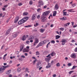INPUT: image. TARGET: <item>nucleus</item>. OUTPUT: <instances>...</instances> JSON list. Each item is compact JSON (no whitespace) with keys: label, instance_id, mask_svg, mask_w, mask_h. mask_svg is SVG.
I'll use <instances>...</instances> for the list:
<instances>
[{"label":"nucleus","instance_id":"nucleus-62","mask_svg":"<svg viewBox=\"0 0 77 77\" xmlns=\"http://www.w3.org/2000/svg\"><path fill=\"white\" fill-rule=\"evenodd\" d=\"M9 21V19H8L7 21H6V23H8Z\"/></svg>","mask_w":77,"mask_h":77},{"label":"nucleus","instance_id":"nucleus-51","mask_svg":"<svg viewBox=\"0 0 77 77\" xmlns=\"http://www.w3.org/2000/svg\"><path fill=\"white\" fill-rule=\"evenodd\" d=\"M41 11V8H38L37 10V12H39V11Z\"/></svg>","mask_w":77,"mask_h":77},{"label":"nucleus","instance_id":"nucleus-2","mask_svg":"<svg viewBox=\"0 0 77 77\" xmlns=\"http://www.w3.org/2000/svg\"><path fill=\"white\" fill-rule=\"evenodd\" d=\"M35 41L33 45H34V46H35V45H36L39 42V40L38 38H35Z\"/></svg>","mask_w":77,"mask_h":77},{"label":"nucleus","instance_id":"nucleus-40","mask_svg":"<svg viewBox=\"0 0 77 77\" xmlns=\"http://www.w3.org/2000/svg\"><path fill=\"white\" fill-rule=\"evenodd\" d=\"M33 4V2H32V1H30V2H29V5H32V4Z\"/></svg>","mask_w":77,"mask_h":77},{"label":"nucleus","instance_id":"nucleus-9","mask_svg":"<svg viewBox=\"0 0 77 77\" xmlns=\"http://www.w3.org/2000/svg\"><path fill=\"white\" fill-rule=\"evenodd\" d=\"M41 66V62H39L37 63L36 67L38 68H40Z\"/></svg>","mask_w":77,"mask_h":77},{"label":"nucleus","instance_id":"nucleus-24","mask_svg":"<svg viewBox=\"0 0 77 77\" xmlns=\"http://www.w3.org/2000/svg\"><path fill=\"white\" fill-rule=\"evenodd\" d=\"M60 36L59 35H57L55 36V39H59L60 38Z\"/></svg>","mask_w":77,"mask_h":77},{"label":"nucleus","instance_id":"nucleus-41","mask_svg":"<svg viewBox=\"0 0 77 77\" xmlns=\"http://www.w3.org/2000/svg\"><path fill=\"white\" fill-rule=\"evenodd\" d=\"M36 61V59L35 60H34V61L33 62V65H35V62Z\"/></svg>","mask_w":77,"mask_h":77},{"label":"nucleus","instance_id":"nucleus-35","mask_svg":"<svg viewBox=\"0 0 77 77\" xmlns=\"http://www.w3.org/2000/svg\"><path fill=\"white\" fill-rule=\"evenodd\" d=\"M44 29H41L40 30V32L41 33H43L44 32Z\"/></svg>","mask_w":77,"mask_h":77},{"label":"nucleus","instance_id":"nucleus-59","mask_svg":"<svg viewBox=\"0 0 77 77\" xmlns=\"http://www.w3.org/2000/svg\"><path fill=\"white\" fill-rule=\"evenodd\" d=\"M28 54L27 53H25L24 54V55H25V56H27Z\"/></svg>","mask_w":77,"mask_h":77},{"label":"nucleus","instance_id":"nucleus-45","mask_svg":"<svg viewBox=\"0 0 77 77\" xmlns=\"http://www.w3.org/2000/svg\"><path fill=\"white\" fill-rule=\"evenodd\" d=\"M38 24L37 23H36V24H35L34 26L35 27H36V26H38Z\"/></svg>","mask_w":77,"mask_h":77},{"label":"nucleus","instance_id":"nucleus-34","mask_svg":"<svg viewBox=\"0 0 77 77\" xmlns=\"http://www.w3.org/2000/svg\"><path fill=\"white\" fill-rule=\"evenodd\" d=\"M71 6H72L73 8H74V7H75L76 5H75V4L74 3L71 5Z\"/></svg>","mask_w":77,"mask_h":77},{"label":"nucleus","instance_id":"nucleus-28","mask_svg":"<svg viewBox=\"0 0 77 77\" xmlns=\"http://www.w3.org/2000/svg\"><path fill=\"white\" fill-rule=\"evenodd\" d=\"M24 48V46H22L20 47V51H21L23 50V49Z\"/></svg>","mask_w":77,"mask_h":77},{"label":"nucleus","instance_id":"nucleus-27","mask_svg":"<svg viewBox=\"0 0 77 77\" xmlns=\"http://www.w3.org/2000/svg\"><path fill=\"white\" fill-rule=\"evenodd\" d=\"M4 70H5L4 67L0 68V72H1V71H3Z\"/></svg>","mask_w":77,"mask_h":77},{"label":"nucleus","instance_id":"nucleus-50","mask_svg":"<svg viewBox=\"0 0 77 77\" xmlns=\"http://www.w3.org/2000/svg\"><path fill=\"white\" fill-rule=\"evenodd\" d=\"M5 47V45H3L2 47H1V49H2V50H3V48Z\"/></svg>","mask_w":77,"mask_h":77},{"label":"nucleus","instance_id":"nucleus-23","mask_svg":"<svg viewBox=\"0 0 77 77\" xmlns=\"http://www.w3.org/2000/svg\"><path fill=\"white\" fill-rule=\"evenodd\" d=\"M10 67V65H8L6 66H3V68H4V69H6V68Z\"/></svg>","mask_w":77,"mask_h":77},{"label":"nucleus","instance_id":"nucleus-36","mask_svg":"<svg viewBox=\"0 0 77 77\" xmlns=\"http://www.w3.org/2000/svg\"><path fill=\"white\" fill-rule=\"evenodd\" d=\"M60 66V65L59 64V63H58L56 64L57 66Z\"/></svg>","mask_w":77,"mask_h":77},{"label":"nucleus","instance_id":"nucleus-4","mask_svg":"<svg viewBox=\"0 0 77 77\" xmlns=\"http://www.w3.org/2000/svg\"><path fill=\"white\" fill-rule=\"evenodd\" d=\"M44 45V43L42 42H40L38 45L36 47V48H38V47H39L40 46H42Z\"/></svg>","mask_w":77,"mask_h":77},{"label":"nucleus","instance_id":"nucleus-11","mask_svg":"<svg viewBox=\"0 0 77 77\" xmlns=\"http://www.w3.org/2000/svg\"><path fill=\"white\" fill-rule=\"evenodd\" d=\"M11 31V29H8L6 32L5 34L6 35H8L9 34Z\"/></svg>","mask_w":77,"mask_h":77},{"label":"nucleus","instance_id":"nucleus-33","mask_svg":"<svg viewBox=\"0 0 77 77\" xmlns=\"http://www.w3.org/2000/svg\"><path fill=\"white\" fill-rule=\"evenodd\" d=\"M28 14V13L27 12H24L23 14V15H27Z\"/></svg>","mask_w":77,"mask_h":77},{"label":"nucleus","instance_id":"nucleus-48","mask_svg":"<svg viewBox=\"0 0 77 77\" xmlns=\"http://www.w3.org/2000/svg\"><path fill=\"white\" fill-rule=\"evenodd\" d=\"M42 42H43V44H45V43H46V42H47V41H44Z\"/></svg>","mask_w":77,"mask_h":77},{"label":"nucleus","instance_id":"nucleus-63","mask_svg":"<svg viewBox=\"0 0 77 77\" xmlns=\"http://www.w3.org/2000/svg\"><path fill=\"white\" fill-rule=\"evenodd\" d=\"M46 8H47V6L46 5L43 8L44 9H45Z\"/></svg>","mask_w":77,"mask_h":77},{"label":"nucleus","instance_id":"nucleus-42","mask_svg":"<svg viewBox=\"0 0 77 77\" xmlns=\"http://www.w3.org/2000/svg\"><path fill=\"white\" fill-rule=\"evenodd\" d=\"M18 6H22V5H23V4H22V3H20L18 4Z\"/></svg>","mask_w":77,"mask_h":77},{"label":"nucleus","instance_id":"nucleus-58","mask_svg":"<svg viewBox=\"0 0 77 77\" xmlns=\"http://www.w3.org/2000/svg\"><path fill=\"white\" fill-rule=\"evenodd\" d=\"M71 23H72V26H73L74 24V22H71Z\"/></svg>","mask_w":77,"mask_h":77},{"label":"nucleus","instance_id":"nucleus-52","mask_svg":"<svg viewBox=\"0 0 77 77\" xmlns=\"http://www.w3.org/2000/svg\"><path fill=\"white\" fill-rule=\"evenodd\" d=\"M26 44H29L30 43V42H29V41H27L26 42Z\"/></svg>","mask_w":77,"mask_h":77},{"label":"nucleus","instance_id":"nucleus-21","mask_svg":"<svg viewBox=\"0 0 77 77\" xmlns=\"http://www.w3.org/2000/svg\"><path fill=\"white\" fill-rule=\"evenodd\" d=\"M60 19L63 21H65V20H66V17H63L62 18H60Z\"/></svg>","mask_w":77,"mask_h":77},{"label":"nucleus","instance_id":"nucleus-31","mask_svg":"<svg viewBox=\"0 0 77 77\" xmlns=\"http://www.w3.org/2000/svg\"><path fill=\"white\" fill-rule=\"evenodd\" d=\"M51 65H50L49 66H47L46 67V68H51Z\"/></svg>","mask_w":77,"mask_h":77},{"label":"nucleus","instance_id":"nucleus-32","mask_svg":"<svg viewBox=\"0 0 77 77\" xmlns=\"http://www.w3.org/2000/svg\"><path fill=\"white\" fill-rule=\"evenodd\" d=\"M32 27V25H29L27 26H25V27Z\"/></svg>","mask_w":77,"mask_h":77},{"label":"nucleus","instance_id":"nucleus-56","mask_svg":"<svg viewBox=\"0 0 77 77\" xmlns=\"http://www.w3.org/2000/svg\"><path fill=\"white\" fill-rule=\"evenodd\" d=\"M53 77H56V74H54L52 75Z\"/></svg>","mask_w":77,"mask_h":77},{"label":"nucleus","instance_id":"nucleus-55","mask_svg":"<svg viewBox=\"0 0 77 77\" xmlns=\"http://www.w3.org/2000/svg\"><path fill=\"white\" fill-rule=\"evenodd\" d=\"M18 60H22V58L21 57L19 58L18 59Z\"/></svg>","mask_w":77,"mask_h":77},{"label":"nucleus","instance_id":"nucleus-10","mask_svg":"<svg viewBox=\"0 0 77 77\" xmlns=\"http://www.w3.org/2000/svg\"><path fill=\"white\" fill-rule=\"evenodd\" d=\"M61 42H62V44L63 45H64L66 42V41L65 40V39H63L62 41H61Z\"/></svg>","mask_w":77,"mask_h":77},{"label":"nucleus","instance_id":"nucleus-16","mask_svg":"<svg viewBox=\"0 0 77 77\" xmlns=\"http://www.w3.org/2000/svg\"><path fill=\"white\" fill-rule=\"evenodd\" d=\"M18 20H19V17H16L15 18V20H14V23H17V22L18 21Z\"/></svg>","mask_w":77,"mask_h":77},{"label":"nucleus","instance_id":"nucleus-37","mask_svg":"<svg viewBox=\"0 0 77 77\" xmlns=\"http://www.w3.org/2000/svg\"><path fill=\"white\" fill-rule=\"evenodd\" d=\"M60 30H61L63 31V30H65V28H60Z\"/></svg>","mask_w":77,"mask_h":77},{"label":"nucleus","instance_id":"nucleus-26","mask_svg":"<svg viewBox=\"0 0 77 77\" xmlns=\"http://www.w3.org/2000/svg\"><path fill=\"white\" fill-rule=\"evenodd\" d=\"M21 70V67H19L17 68V71L18 72H20Z\"/></svg>","mask_w":77,"mask_h":77},{"label":"nucleus","instance_id":"nucleus-38","mask_svg":"<svg viewBox=\"0 0 77 77\" xmlns=\"http://www.w3.org/2000/svg\"><path fill=\"white\" fill-rule=\"evenodd\" d=\"M63 15L65 16V15H66V12H63Z\"/></svg>","mask_w":77,"mask_h":77},{"label":"nucleus","instance_id":"nucleus-54","mask_svg":"<svg viewBox=\"0 0 77 77\" xmlns=\"http://www.w3.org/2000/svg\"><path fill=\"white\" fill-rule=\"evenodd\" d=\"M75 52H77V47L75 49Z\"/></svg>","mask_w":77,"mask_h":77},{"label":"nucleus","instance_id":"nucleus-5","mask_svg":"<svg viewBox=\"0 0 77 77\" xmlns=\"http://www.w3.org/2000/svg\"><path fill=\"white\" fill-rule=\"evenodd\" d=\"M37 16L36 15V14H33L31 20H35L36 19Z\"/></svg>","mask_w":77,"mask_h":77},{"label":"nucleus","instance_id":"nucleus-1","mask_svg":"<svg viewBox=\"0 0 77 77\" xmlns=\"http://www.w3.org/2000/svg\"><path fill=\"white\" fill-rule=\"evenodd\" d=\"M50 11H47L43 13L41 18V21L42 23H45L47 21V18L45 17L46 15L50 13Z\"/></svg>","mask_w":77,"mask_h":77},{"label":"nucleus","instance_id":"nucleus-3","mask_svg":"<svg viewBox=\"0 0 77 77\" xmlns=\"http://www.w3.org/2000/svg\"><path fill=\"white\" fill-rule=\"evenodd\" d=\"M47 57H49V58H45V60L46 62H49V60H50V59H51V57L50 56V54H49L48 56H46Z\"/></svg>","mask_w":77,"mask_h":77},{"label":"nucleus","instance_id":"nucleus-19","mask_svg":"<svg viewBox=\"0 0 77 77\" xmlns=\"http://www.w3.org/2000/svg\"><path fill=\"white\" fill-rule=\"evenodd\" d=\"M69 24H70V23H68L66 24H64V26L65 27H68Z\"/></svg>","mask_w":77,"mask_h":77},{"label":"nucleus","instance_id":"nucleus-6","mask_svg":"<svg viewBox=\"0 0 77 77\" xmlns=\"http://www.w3.org/2000/svg\"><path fill=\"white\" fill-rule=\"evenodd\" d=\"M28 37H29V35H24L22 37V41H25L26 39V38H27Z\"/></svg>","mask_w":77,"mask_h":77},{"label":"nucleus","instance_id":"nucleus-22","mask_svg":"<svg viewBox=\"0 0 77 77\" xmlns=\"http://www.w3.org/2000/svg\"><path fill=\"white\" fill-rule=\"evenodd\" d=\"M58 6L57 4H56L54 7V8L55 9V10H57V9H59V8H58Z\"/></svg>","mask_w":77,"mask_h":77},{"label":"nucleus","instance_id":"nucleus-17","mask_svg":"<svg viewBox=\"0 0 77 77\" xmlns=\"http://www.w3.org/2000/svg\"><path fill=\"white\" fill-rule=\"evenodd\" d=\"M29 19V17H25L24 18H23V20H24L25 22H26V21Z\"/></svg>","mask_w":77,"mask_h":77},{"label":"nucleus","instance_id":"nucleus-57","mask_svg":"<svg viewBox=\"0 0 77 77\" xmlns=\"http://www.w3.org/2000/svg\"><path fill=\"white\" fill-rule=\"evenodd\" d=\"M30 42H33V40H30Z\"/></svg>","mask_w":77,"mask_h":77},{"label":"nucleus","instance_id":"nucleus-15","mask_svg":"<svg viewBox=\"0 0 77 77\" xmlns=\"http://www.w3.org/2000/svg\"><path fill=\"white\" fill-rule=\"evenodd\" d=\"M18 34L19 33L18 32H16L13 35L14 38H16L17 36V35H18Z\"/></svg>","mask_w":77,"mask_h":77},{"label":"nucleus","instance_id":"nucleus-53","mask_svg":"<svg viewBox=\"0 0 77 77\" xmlns=\"http://www.w3.org/2000/svg\"><path fill=\"white\" fill-rule=\"evenodd\" d=\"M25 70H26L25 72H26V71H29V69H28V68H26Z\"/></svg>","mask_w":77,"mask_h":77},{"label":"nucleus","instance_id":"nucleus-12","mask_svg":"<svg viewBox=\"0 0 77 77\" xmlns=\"http://www.w3.org/2000/svg\"><path fill=\"white\" fill-rule=\"evenodd\" d=\"M29 50L27 49L26 48L24 49L23 50V52L25 53L26 52H29Z\"/></svg>","mask_w":77,"mask_h":77},{"label":"nucleus","instance_id":"nucleus-44","mask_svg":"<svg viewBox=\"0 0 77 77\" xmlns=\"http://www.w3.org/2000/svg\"><path fill=\"white\" fill-rule=\"evenodd\" d=\"M77 25L75 24V25L73 26V28H75V27H77Z\"/></svg>","mask_w":77,"mask_h":77},{"label":"nucleus","instance_id":"nucleus-61","mask_svg":"<svg viewBox=\"0 0 77 77\" xmlns=\"http://www.w3.org/2000/svg\"><path fill=\"white\" fill-rule=\"evenodd\" d=\"M8 5H6L4 6V8H7V7H8Z\"/></svg>","mask_w":77,"mask_h":77},{"label":"nucleus","instance_id":"nucleus-60","mask_svg":"<svg viewBox=\"0 0 77 77\" xmlns=\"http://www.w3.org/2000/svg\"><path fill=\"white\" fill-rule=\"evenodd\" d=\"M33 31H34V32H37V29H35L33 30Z\"/></svg>","mask_w":77,"mask_h":77},{"label":"nucleus","instance_id":"nucleus-49","mask_svg":"<svg viewBox=\"0 0 77 77\" xmlns=\"http://www.w3.org/2000/svg\"><path fill=\"white\" fill-rule=\"evenodd\" d=\"M21 57L22 58H23V59H24V58H25V56L24 55H22L21 56Z\"/></svg>","mask_w":77,"mask_h":77},{"label":"nucleus","instance_id":"nucleus-18","mask_svg":"<svg viewBox=\"0 0 77 77\" xmlns=\"http://www.w3.org/2000/svg\"><path fill=\"white\" fill-rule=\"evenodd\" d=\"M75 56L76 55L75 54H73L71 55V57L72 58H75Z\"/></svg>","mask_w":77,"mask_h":77},{"label":"nucleus","instance_id":"nucleus-47","mask_svg":"<svg viewBox=\"0 0 77 77\" xmlns=\"http://www.w3.org/2000/svg\"><path fill=\"white\" fill-rule=\"evenodd\" d=\"M37 18L38 19H39L40 18V15H38L37 17Z\"/></svg>","mask_w":77,"mask_h":77},{"label":"nucleus","instance_id":"nucleus-64","mask_svg":"<svg viewBox=\"0 0 77 77\" xmlns=\"http://www.w3.org/2000/svg\"><path fill=\"white\" fill-rule=\"evenodd\" d=\"M26 49H29V46H27L26 47Z\"/></svg>","mask_w":77,"mask_h":77},{"label":"nucleus","instance_id":"nucleus-30","mask_svg":"<svg viewBox=\"0 0 77 77\" xmlns=\"http://www.w3.org/2000/svg\"><path fill=\"white\" fill-rule=\"evenodd\" d=\"M40 54V53H39V52L38 51H37L36 52V55H39V54Z\"/></svg>","mask_w":77,"mask_h":77},{"label":"nucleus","instance_id":"nucleus-39","mask_svg":"<svg viewBox=\"0 0 77 77\" xmlns=\"http://www.w3.org/2000/svg\"><path fill=\"white\" fill-rule=\"evenodd\" d=\"M51 43H52L53 44H54L55 43V41H54V40H52L51 42Z\"/></svg>","mask_w":77,"mask_h":77},{"label":"nucleus","instance_id":"nucleus-29","mask_svg":"<svg viewBox=\"0 0 77 77\" xmlns=\"http://www.w3.org/2000/svg\"><path fill=\"white\" fill-rule=\"evenodd\" d=\"M54 13L53 14V17H55V16L57 14V12L56 11H54Z\"/></svg>","mask_w":77,"mask_h":77},{"label":"nucleus","instance_id":"nucleus-13","mask_svg":"<svg viewBox=\"0 0 77 77\" xmlns=\"http://www.w3.org/2000/svg\"><path fill=\"white\" fill-rule=\"evenodd\" d=\"M50 55L51 56H55V55H56V53L55 52L53 51L50 54Z\"/></svg>","mask_w":77,"mask_h":77},{"label":"nucleus","instance_id":"nucleus-43","mask_svg":"<svg viewBox=\"0 0 77 77\" xmlns=\"http://www.w3.org/2000/svg\"><path fill=\"white\" fill-rule=\"evenodd\" d=\"M71 65L72 64H71V63H69L67 64L68 66H71Z\"/></svg>","mask_w":77,"mask_h":77},{"label":"nucleus","instance_id":"nucleus-14","mask_svg":"<svg viewBox=\"0 0 77 77\" xmlns=\"http://www.w3.org/2000/svg\"><path fill=\"white\" fill-rule=\"evenodd\" d=\"M38 3H40V5H44V2L42 1V0H39L38 2Z\"/></svg>","mask_w":77,"mask_h":77},{"label":"nucleus","instance_id":"nucleus-46","mask_svg":"<svg viewBox=\"0 0 77 77\" xmlns=\"http://www.w3.org/2000/svg\"><path fill=\"white\" fill-rule=\"evenodd\" d=\"M76 67H77V66H74L72 67V69H74V68H76Z\"/></svg>","mask_w":77,"mask_h":77},{"label":"nucleus","instance_id":"nucleus-8","mask_svg":"<svg viewBox=\"0 0 77 77\" xmlns=\"http://www.w3.org/2000/svg\"><path fill=\"white\" fill-rule=\"evenodd\" d=\"M25 23V21H24V20L23 19L21 20H20L18 22V24H19V25L20 24H23V23Z\"/></svg>","mask_w":77,"mask_h":77},{"label":"nucleus","instance_id":"nucleus-20","mask_svg":"<svg viewBox=\"0 0 77 77\" xmlns=\"http://www.w3.org/2000/svg\"><path fill=\"white\" fill-rule=\"evenodd\" d=\"M74 10L73 9H70L68 10V12H74L75 11H73Z\"/></svg>","mask_w":77,"mask_h":77},{"label":"nucleus","instance_id":"nucleus-25","mask_svg":"<svg viewBox=\"0 0 77 77\" xmlns=\"http://www.w3.org/2000/svg\"><path fill=\"white\" fill-rule=\"evenodd\" d=\"M11 72V70H9L6 72V74H9Z\"/></svg>","mask_w":77,"mask_h":77},{"label":"nucleus","instance_id":"nucleus-7","mask_svg":"<svg viewBox=\"0 0 77 77\" xmlns=\"http://www.w3.org/2000/svg\"><path fill=\"white\" fill-rule=\"evenodd\" d=\"M35 38H34V36L30 35L28 38V40H33Z\"/></svg>","mask_w":77,"mask_h":77}]
</instances>
